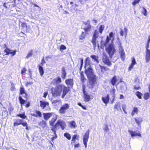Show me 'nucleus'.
<instances>
[{
	"instance_id": "09e8293b",
	"label": "nucleus",
	"mask_w": 150,
	"mask_h": 150,
	"mask_svg": "<svg viewBox=\"0 0 150 150\" xmlns=\"http://www.w3.org/2000/svg\"><path fill=\"white\" fill-rule=\"evenodd\" d=\"M53 134H54V136L52 137L51 138V140L53 141L57 137V136L56 134V132H53Z\"/></svg>"
},
{
	"instance_id": "a878e982",
	"label": "nucleus",
	"mask_w": 150,
	"mask_h": 150,
	"mask_svg": "<svg viewBox=\"0 0 150 150\" xmlns=\"http://www.w3.org/2000/svg\"><path fill=\"white\" fill-rule=\"evenodd\" d=\"M127 30L126 28H125L124 29V31L122 30H121L120 32V35L122 36H123L124 35V32L125 33V35H127Z\"/></svg>"
},
{
	"instance_id": "7ed1b4c3",
	"label": "nucleus",
	"mask_w": 150,
	"mask_h": 150,
	"mask_svg": "<svg viewBox=\"0 0 150 150\" xmlns=\"http://www.w3.org/2000/svg\"><path fill=\"white\" fill-rule=\"evenodd\" d=\"M85 69V72L89 80V83L91 84L89 87L93 88L96 81V76L94 74L91 67H88Z\"/></svg>"
},
{
	"instance_id": "864d4df0",
	"label": "nucleus",
	"mask_w": 150,
	"mask_h": 150,
	"mask_svg": "<svg viewBox=\"0 0 150 150\" xmlns=\"http://www.w3.org/2000/svg\"><path fill=\"white\" fill-rule=\"evenodd\" d=\"M32 55V51L30 52L26 56L27 58H29V57H31Z\"/></svg>"
},
{
	"instance_id": "7c9ffc66",
	"label": "nucleus",
	"mask_w": 150,
	"mask_h": 150,
	"mask_svg": "<svg viewBox=\"0 0 150 150\" xmlns=\"http://www.w3.org/2000/svg\"><path fill=\"white\" fill-rule=\"evenodd\" d=\"M150 94L148 93H145L144 95V98L145 100L148 99L150 98Z\"/></svg>"
},
{
	"instance_id": "4d7b16f0",
	"label": "nucleus",
	"mask_w": 150,
	"mask_h": 150,
	"mask_svg": "<svg viewBox=\"0 0 150 150\" xmlns=\"http://www.w3.org/2000/svg\"><path fill=\"white\" fill-rule=\"evenodd\" d=\"M26 69L25 68H23L21 70V73L22 74H24L26 71Z\"/></svg>"
},
{
	"instance_id": "5701e85b",
	"label": "nucleus",
	"mask_w": 150,
	"mask_h": 150,
	"mask_svg": "<svg viewBox=\"0 0 150 150\" xmlns=\"http://www.w3.org/2000/svg\"><path fill=\"white\" fill-rule=\"evenodd\" d=\"M130 134L132 137L139 136L141 137V134L140 133H137L136 132H129Z\"/></svg>"
},
{
	"instance_id": "c756f323",
	"label": "nucleus",
	"mask_w": 150,
	"mask_h": 150,
	"mask_svg": "<svg viewBox=\"0 0 150 150\" xmlns=\"http://www.w3.org/2000/svg\"><path fill=\"white\" fill-rule=\"evenodd\" d=\"M69 124L72 128H75L76 126L75 122L74 121L69 122Z\"/></svg>"
},
{
	"instance_id": "49530a36",
	"label": "nucleus",
	"mask_w": 150,
	"mask_h": 150,
	"mask_svg": "<svg viewBox=\"0 0 150 150\" xmlns=\"http://www.w3.org/2000/svg\"><path fill=\"white\" fill-rule=\"evenodd\" d=\"M116 45L118 48L122 46L121 42L119 41L116 42Z\"/></svg>"
},
{
	"instance_id": "e433bc0d",
	"label": "nucleus",
	"mask_w": 150,
	"mask_h": 150,
	"mask_svg": "<svg viewBox=\"0 0 150 150\" xmlns=\"http://www.w3.org/2000/svg\"><path fill=\"white\" fill-rule=\"evenodd\" d=\"M143 10L142 11V13L145 16H146L147 15V11L146 10L144 7H142Z\"/></svg>"
},
{
	"instance_id": "ddd939ff",
	"label": "nucleus",
	"mask_w": 150,
	"mask_h": 150,
	"mask_svg": "<svg viewBox=\"0 0 150 150\" xmlns=\"http://www.w3.org/2000/svg\"><path fill=\"white\" fill-rule=\"evenodd\" d=\"M120 102H117L116 103L114 107V108L116 109L118 111H122L120 107Z\"/></svg>"
},
{
	"instance_id": "6e6552de",
	"label": "nucleus",
	"mask_w": 150,
	"mask_h": 150,
	"mask_svg": "<svg viewBox=\"0 0 150 150\" xmlns=\"http://www.w3.org/2000/svg\"><path fill=\"white\" fill-rule=\"evenodd\" d=\"M89 132H86L85 134L83 137V142L85 147H87V142L89 138Z\"/></svg>"
},
{
	"instance_id": "a211bd4d",
	"label": "nucleus",
	"mask_w": 150,
	"mask_h": 150,
	"mask_svg": "<svg viewBox=\"0 0 150 150\" xmlns=\"http://www.w3.org/2000/svg\"><path fill=\"white\" fill-rule=\"evenodd\" d=\"M52 113H44V119L46 120H48L52 116Z\"/></svg>"
},
{
	"instance_id": "c9c22d12",
	"label": "nucleus",
	"mask_w": 150,
	"mask_h": 150,
	"mask_svg": "<svg viewBox=\"0 0 150 150\" xmlns=\"http://www.w3.org/2000/svg\"><path fill=\"white\" fill-rule=\"evenodd\" d=\"M40 125L44 128L46 126V123L45 121H42L40 123Z\"/></svg>"
},
{
	"instance_id": "3c124183",
	"label": "nucleus",
	"mask_w": 150,
	"mask_h": 150,
	"mask_svg": "<svg viewBox=\"0 0 150 150\" xmlns=\"http://www.w3.org/2000/svg\"><path fill=\"white\" fill-rule=\"evenodd\" d=\"M79 60L80 62L81 67H82L83 63V59L82 58H80L79 59Z\"/></svg>"
},
{
	"instance_id": "de8ad7c7",
	"label": "nucleus",
	"mask_w": 150,
	"mask_h": 150,
	"mask_svg": "<svg viewBox=\"0 0 150 150\" xmlns=\"http://www.w3.org/2000/svg\"><path fill=\"white\" fill-rule=\"evenodd\" d=\"M140 0H134V2L132 3V5H135L136 4H138Z\"/></svg>"
},
{
	"instance_id": "4be33fe9",
	"label": "nucleus",
	"mask_w": 150,
	"mask_h": 150,
	"mask_svg": "<svg viewBox=\"0 0 150 150\" xmlns=\"http://www.w3.org/2000/svg\"><path fill=\"white\" fill-rule=\"evenodd\" d=\"M39 70L41 76H42L44 73V71L43 67L40 65H39Z\"/></svg>"
},
{
	"instance_id": "20e7f679",
	"label": "nucleus",
	"mask_w": 150,
	"mask_h": 150,
	"mask_svg": "<svg viewBox=\"0 0 150 150\" xmlns=\"http://www.w3.org/2000/svg\"><path fill=\"white\" fill-rule=\"evenodd\" d=\"M57 88L61 91V92L62 91L63 94L62 96V98H64V97L65 95L70 90V88L69 87H67L65 86L62 84L58 85L57 86Z\"/></svg>"
},
{
	"instance_id": "c85d7f7f",
	"label": "nucleus",
	"mask_w": 150,
	"mask_h": 150,
	"mask_svg": "<svg viewBox=\"0 0 150 150\" xmlns=\"http://www.w3.org/2000/svg\"><path fill=\"white\" fill-rule=\"evenodd\" d=\"M138 112V109L137 108L134 107L132 112L131 115L133 116L135 114H137Z\"/></svg>"
},
{
	"instance_id": "9d476101",
	"label": "nucleus",
	"mask_w": 150,
	"mask_h": 150,
	"mask_svg": "<svg viewBox=\"0 0 150 150\" xmlns=\"http://www.w3.org/2000/svg\"><path fill=\"white\" fill-rule=\"evenodd\" d=\"M4 52L6 53V55H8L9 54H11L12 56L15 55L16 54V50H14L13 51L10 50L8 48H7V49H5L4 50Z\"/></svg>"
},
{
	"instance_id": "f257e3e1",
	"label": "nucleus",
	"mask_w": 150,
	"mask_h": 150,
	"mask_svg": "<svg viewBox=\"0 0 150 150\" xmlns=\"http://www.w3.org/2000/svg\"><path fill=\"white\" fill-rule=\"evenodd\" d=\"M98 31L97 30H96L92 40L94 48L96 47L97 44L98 48L100 46L102 49H103L105 46H106V45L109 43L110 40H111V43H112L114 40L115 37L113 32H111L110 33L109 36H107L105 42L102 41V38L101 37H98Z\"/></svg>"
},
{
	"instance_id": "774afa93",
	"label": "nucleus",
	"mask_w": 150,
	"mask_h": 150,
	"mask_svg": "<svg viewBox=\"0 0 150 150\" xmlns=\"http://www.w3.org/2000/svg\"><path fill=\"white\" fill-rule=\"evenodd\" d=\"M82 88H83V93H85V86L84 85V84L83 85Z\"/></svg>"
},
{
	"instance_id": "69168bd1",
	"label": "nucleus",
	"mask_w": 150,
	"mask_h": 150,
	"mask_svg": "<svg viewBox=\"0 0 150 150\" xmlns=\"http://www.w3.org/2000/svg\"><path fill=\"white\" fill-rule=\"evenodd\" d=\"M80 146V144L79 143H78L74 145V147L75 148H78Z\"/></svg>"
},
{
	"instance_id": "4468645a",
	"label": "nucleus",
	"mask_w": 150,
	"mask_h": 150,
	"mask_svg": "<svg viewBox=\"0 0 150 150\" xmlns=\"http://www.w3.org/2000/svg\"><path fill=\"white\" fill-rule=\"evenodd\" d=\"M40 106L43 109H44L45 108L46 106L49 105V103L48 102L42 101H40Z\"/></svg>"
},
{
	"instance_id": "f3484780",
	"label": "nucleus",
	"mask_w": 150,
	"mask_h": 150,
	"mask_svg": "<svg viewBox=\"0 0 150 150\" xmlns=\"http://www.w3.org/2000/svg\"><path fill=\"white\" fill-rule=\"evenodd\" d=\"M89 21H87V22L85 23L87 25V27H85L84 29L85 32H87L89 31L91 28V26L89 23Z\"/></svg>"
},
{
	"instance_id": "aec40b11",
	"label": "nucleus",
	"mask_w": 150,
	"mask_h": 150,
	"mask_svg": "<svg viewBox=\"0 0 150 150\" xmlns=\"http://www.w3.org/2000/svg\"><path fill=\"white\" fill-rule=\"evenodd\" d=\"M77 136V135L76 134H75L73 136L71 142V144L72 145H73L76 143V139Z\"/></svg>"
},
{
	"instance_id": "2eb2a0df",
	"label": "nucleus",
	"mask_w": 150,
	"mask_h": 150,
	"mask_svg": "<svg viewBox=\"0 0 150 150\" xmlns=\"http://www.w3.org/2000/svg\"><path fill=\"white\" fill-rule=\"evenodd\" d=\"M102 100L103 102L106 105L109 101V96L108 94L105 97H102Z\"/></svg>"
},
{
	"instance_id": "bf43d9fd",
	"label": "nucleus",
	"mask_w": 150,
	"mask_h": 150,
	"mask_svg": "<svg viewBox=\"0 0 150 150\" xmlns=\"http://www.w3.org/2000/svg\"><path fill=\"white\" fill-rule=\"evenodd\" d=\"M36 113L37 115H38L40 117L41 116V112L39 111H36Z\"/></svg>"
},
{
	"instance_id": "1a4fd4ad",
	"label": "nucleus",
	"mask_w": 150,
	"mask_h": 150,
	"mask_svg": "<svg viewBox=\"0 0 150 150\" xmlns=\"http://www.w3.org/2000/svg\"><path fill=\"white\" fill-rule=\"evenodd\" d=\"M69 106L68 104H65L61 107L59 110V112L62 114L65 113L66 110L68 109Z\"/></svg>"
},
{
	"instance_id": "f03ea898",
	"label": "nucleus",
	"mask_w": 150,
	"mask_h": 150,
	"mask_svg": "<svg viewBox=\"0 0 150 150\" xmlns=\"http://www.w3.org/2000/svg\"><path fill=\"white\" fill-rule=\"evenodd\" d=\"M57 119L56 115L54 116L53 117L50 121V124L51 126H52V127L51 130L53 131H55L58 130L60 127L62 130H64V129L66 128L67 126L65 122L63 120H58L57 122L55 125L53 126V124Z\"/></svg>"
},
{
	"instance_id": "6ab92c4d",
	"label": "nucleus",
	"mask_w": 150,
	"mask_h": 150,
	"mask_svg": "<svg viewBox=\"0 0 150 150\" xmlns=\"http://www.w3.org/2000/svg\"><path fill=\"white\" fill-rule=\"evenodd\" d=\"M85 68L88 67H91L90 66V61L89 58L87 57L86 59Z\"/></svg>"
},
{
	"instance_id": "58836bf2",
	"label": "nucleus",
	"mask_w": 150,
	"mask_h": 150,
	"mask_svg": "<svg viewBox=\"0 0 150 150\" xmlns=\"http://www.w3.org/2000/svg\"><path fill=\"white\" fill-rule=\"evenodd\" d=\"M122 110L124 112V113L127 114V112L126 111L125 109L126 107V105L125 104H122Z\"/></svg>"
},
{
	"instance_id": "473e14b6",
	"label": "nucleus",
	"mask_w": 150,
	"mask_h": 150,
	"mask_svg": "<svg viewBox=\"0 0 150 150\" xmlns=\"http://www.w3.org/2000/svg\"><path fill=\"white\" fill-rule=\"evenodd\" d=\"M120 54V57L123 60H124L125 58V54L124 51L119 52Z\"/></svg>"
},
{
	"instance_id": "0eeeda50",
	"label": "nucleus",
	"mask_w": 150,
	"mask_h": 150,
	"mask_svg": "<svg viewBox=\"0 0 150 150\" xmlns=\"http://www.w3.org/2000/svg\"><path fill=\"white\" fill-rule=\"evenodd\" d=\"M51 90L52 95L54 97H56L60 96L61 93V91L59 89L57 88H52Z\"/></svg>"
},
{
	"instance_id": "2f4dec72",
	"label": "nucleus",
	"mask_w": 150,
	"mask_h": 150,
	"mask_svg": "<svg viewBox=\"0 0 150 150\" xmlns=\"http://www.w3.org/2000/svg\"><path fill=\"white\" fill-rule=\"evenodd\" d=\"M91 57L95 60L97 63L99 62V61L98 60V57L95 55H91Z\"/></svg>"
},
{
	"instance_id": "e2e57ef3",
	"label": "nucleus",
	"mask_w": 150,
	"mask_h": 150,
	"mask_svg": "<svg viewBox=\"0 0 150 150\" xmlns=\"http://www.w3.org/2000/svg\"><path fill=\"white\" fill-rule=\"evenodd\" d=\"M134 88L137 90H139L140 89V87L139 86H135L134 87Z\"/></svg>"
},
{
	"instance_id": "b1692460",
	"label": "nucleus",
	"mask_w": 150,
	"mask_h": 150,
	"mask_svg": "<svg viewBox=\"0 0 150 150\" xmlns=\"http://www.w3.org/2000/svg\"><path fill=\"white\" fill-rule=\"evenodd\" d=\"M20 94H24L23 96L24 97H26L27 96L26 93H25V89L23 87H21L20 88Z\"/></svg>"
},
{
	"instance_id": "72a5a7b5",
	"label": "nucleus",
	"mask_w": 150,
	"mask_h": 150,
	"mask_svg": "<svg viewBox=\"0 0 150 150\" xmlns=\"http://www.w3.org/2000/svg\"><path fill=\"white\" fill-rule=\"evenodd\" d=\"M135 120L136 122L138 125H139L140 123L142 121V118H138L137 119L135 118Z\"/></svg>"
},
{
	"instance_id": "338daca9",
	"label": "nucleus",
	"mask_w": 150,
	"mask_h": 150,
	"mask_svg": "<svg viewBox=\"0 0 150 150\" xmlns=\"http://www.w3.org/2000/svg\"><path fill=\"white\" fill-rule=\"evenodd\" d=\"M33 83V82H27L26 84V86H28L29 85H31Z\"/></svg>"
},
{
	"instance_id": "a19ab883",
	"label": "nucleus",
	"mask_w": 150,
	"mask_h": 150,
	"mask_svg": "<svg viewBox=\"0 0 150 150\" xmlns=\"http://www.w3.org/2000/svg\"><path fill=\"white\" fill-rule=\"evenodd\" d=\"M81 81L83 83L84 82V81L86 80V79L82 73H81Z\"/></svg>"
},
{
	"instance_id": "a18cd8bd",
	"label": "nucleus",
	"mask_w": 150,
	"mask_h": 150,
	"mask_svg": "<svg viewBox=\"0 0 150 150\" xmlns=\"http://www.w3.org/2000/svg\"><path fill=\"white\" fill-rule=\"evenodd\" d=\"M20 102L21 104H24L25 102V100L23 99L21 96H20L19 98Z\"/></svg>"
},
{
	"instance_id": "412c9836",
	"label": "nucleus",
	"mask_w": 150,
	"mask_h": 150,
	"mask_svg": "<svg viewBox=\"0 0 150 150\" xmlns=\"http://www.w3.org/2000/svg\"><path fill=\"white\" fill-rule=\"evenodd\" d=\"M53 81L56 84H59L61 82V79L60 77H58L54 79Z\"/></svg>"
},
{
	"instance_id": "6e6d98bb",
	"label": "nucleus",
	"mask_w": 150,
	"mask_h": 150,
	"mask_svg": "<svg viewBox=\"0 0 150 150\" xmlns=\"http://www.w3.org/2000/svg\"><path fill=\"white\" fill-rule=\"evenodd\" d=\"M98 66H99V67H100L101 69V72H103L105 69V67L102 66L100 64H99Z\"/></svg>"
},
{
	"instance_id": "603ef678",
	"label": "nucleus",
	"mask_w": 150,
	"mask_h": 150,
	"mask_svg": "<svg viewBox=\"0 0 150 150\" xmlns=\"http://www.w3.org/2000/svg\"><path fill=\"white\" fill-rule=\"evenodd\" d=\"M11 91H15L16 90V88L13 83H11Z\"/></svg>"
},
{
	"instance_id": "dca6fc26",
	"label": "nucleus",
	"mask_w": 150,
	"mask_h": 150,
	"mask_svg": "<svg viewBox=\"0 0 150 150\" xmlns=\"http://www.w3.org/2000/svg\"><path fill=\"white\" fill-rule=\"evenodd\" d=\"M83 96L84 98V100L86 102H88L90 100L91 97L90 96L86 93H84Z\"/></svg>"
},
{
	"instance_id": "9b49d317",
	"label": "nucleus",
	"mask_w": 150,
	"mask_h": 150,
	"mask_svg": "<svg viewBox=\"0 0 150 150\" xmlns=\"http://www.w3.org/2000/svg\"><path fill=\"white\" fill-rule=\"evenodd\" d=\"M65 83L68 87H72L74 85V82L73 79H68L65 80Z\"/></svg>"
},
{
	"instance_id": "c03bdc74",
	"label": "nucleus",
	"mask_w": 150,
	"mask_h": 150,
	"mask_svg": "<svg viewBox=\"0 0 150 150\" xmlns=\"http://www.w3.org/2000/svg\"><path fill=\"white\" fill-rule=\"evenodd\" d=\"M66 73L64 69H63L62 70V77L64 79L66 75Z\"/></svg>"
},
{
	"instance_id": "cd10ccee",
	"label": "nucleus",
	"mask_w": 150,
	"mask_h": 150,
	"mask_svg": "<svg viewBox=\"0 0 150 150\" xmlns=\"http://www.w3.org/2000/svg\"><path fill=\"white\" fill-rule=\"evenodd\" d=\"M42 139L40 138H38L36 140V143L40 146H41L42 145Z\"/></svg>"
},
{
	"instance_id": "37998d69",
	"label": "nucleus",
	"mask_w": 150,
	"mask_h": 150,
	"mask_svg": "<svg viewBox=\"0 0 150 150\" xmlns=\"http://www.w3.org/2000/svg\"><path fill=\"white\" fill-rule=\"evenodd\" d=\"M21 124L23 125V126H25L26 127V129L27 130H29V129H28V127H27V124L26 122H24L23 120V122H22Z\"/></svg>"
},
{
	"instance_id": "f704fd0d",
	"label": "nucleus",
	"mask_w": 150,
	"mask_h": 150,
	"mask_svg": "<svg viewBox=\"0 0 150 150\" xmlns=\"http://www.w3.org/2000/svg\"><path fill=\"white\" fill-rule=\"evenodd\" d=\"M136 95L139 98H142L141 96L142 95V94L141 92L139 91H137L136 93Z\"/></svg>"
},
{
	"instance_id": "f8f14e48",
	"label": "nucleus",
	"mask_w": 150,
	"mask_h": 150,
	"mask_svg": "<svg viewBox=\"0 0 150 150\" xmlns=\"http://www.w3.org/2000/svg\"><path fill=\"white\" fill-rule=\"evenodd\" d=\"M146 63L149 62L150 61V50H147L146 52Z\"/></svg>"
},
{
	"instance_id": "0e129e2a",
	"label": "nucleus",
	"mask_w": 150,
	"mask_h": 150,
	"mask_svg": "<svg viewBox=\"0 0 150 150\" xmlns=\"http://www.w3.org/2000/svg\"><path fill=\"white\" fill-rule=\"evenodd\" d=\"M60 102V100H54L52 101V103L53 104H55V103H58V102Z\"/></svg>"
},
{
	"instance_id": "4c0bfd02",
	"label": "nucleus",
	"mask_w": 150,
	"mask_h": 150,
	"mask_svg": "<svg viewBox=\"0 0 150 150\" xmlns=\"http://www.w3.org/2000/svg\"><path fill=\"white\" fill-rule=\"evenodd\" d=\"M105 26L104 25H100L99 28V32L101 34L103 32V30H104Z\"/></svg>"
},
{
	"instance_id": "ea45409f",
	"label": "nucleus",
	"mask_w": 150,
	"mask_h": 150,
	"mask_svg": "<svg viewBox=\"0 0 150 150\" xmlns=\"http://www.w3.org/2000/svg\"><path fill=\"white\" fill-rule=\"evenodd\" d=\"M64 136L68 139L70 140L71 138V137L70 134L68 133H65L64 134Z\"/></svg>"
},
{
	"instance_id": "393cba45",
	"label": "nucleus",
	"mask_w": 150,
	"mask_h": 150,
	"mask_svg": "<svg viewBox=\"0 0 150 150\" xmlns=\"http://www.w3.org/2000/svg\"><path fill=\"white\" fill-rule=\"evenodd\" d=\"M22 122H23L22 120L20 119L18 120L14 123V125L15 126H17L18 125L21 124Z\"/></svg>"
},
{
	"instance_id": "680f3d73",
	"label": "nucleus",
	"mask_w": 150,
	"mask_h": 150,
	"mask_svg": "<svg viewBox=\"0 0 150 150\" xmlns=\"http://www.w3.org/2000/svg\"><path fill=\"white\" fill-rule=\"evenodd\" d=\"M132 63L134 65L136 63L135 60L134 58H133L132 59Z\"/></svg>"
},
{
	"instance_id": "79ce46f5",
	"label": "nucleus",
	"mask_w": 150,
	"mask_h": 150,
	"mask_svg": "<svg viewBox=\"0 0 150 150\" xmlns=\"http://www.w3.org/2000/svg\"><path fill=\"white\" fill-rule=\"evenodd\" d=\"M17 116H18V117H21V118L24 119H25L26 117V116H25V115L24 113H23L22 114H18L17 115Z\"/></svg>"
},
{
	"instance_id": "8fccbe9b",
	"label": "nucleus",
	"mask_w": 150,
	"mask_h": 150,
	"mask_svg": "<svg viewBox=\"0 0 150 150\" xmlns=\"http://www.w3.org/2000/svg\"><path fill=\"white\" fill-rule=\"evenodd\" d=\"M85 35L83 32H82L81 35L80 36V38L81 39H82L85 38Z\"/></svg>"
},
{
	"instance_id": "39448f33",
	"label": "nucleus",
	"mask_w": 150,
	"mask_h": 150,
	"mask_svg": "<svg viewBox=\"0 0 150 150\" xmlns=\"http://www.w3.org/2000/svg\"><path fill=\"white\" fill-rule=\"evenodd\" d=\"M106 52L109 55L110 57L111 58L112 56L114 54L115 51L113 43H111L108 47H106Z\"/></svg>"
},
{
	"instance_id": "5fc2aeb1",
	"label": "nucleus",
	"mask_w": 150,
	"mask_h": 150,
	"mask_svg": "<svg viewBox=\"0 0 150 150\" xmlns=\"http://www.w3.org/2000/svg\"><path fill=\"white\" fill-rule=\"evenodd\" d=\"M66 49V47L64 45H61L60 47V50H64Z\"/></svg>"
},
{
	"instance_id": "052dcab7",
	"label": "nucleus",
	"mask_w": 150,
	"mask_h": 150,
	"mask_svg": "<svg viewBox=\"0 0 150 150\" xmlns=\"http://www.w3.org/2000/svg\"><path fill=\"white\" fill-rule=\"evenodd\" d=\"M134 65V64H132V63L131 64L130 66L129 67V69H128L129 71L131 70V69L133 68V66Z\"/></svg>"
},
{
	"instance_id": "bb28decb",
	"label": "nucleus",
	"mask_w": 150,
	"mask_h": 150,
	"mask_svg": "<svg viewBox=\"0 0 150 150\" xmlns=\"http://www.w3.org/2000/svg\"><path fill=\"white\" fill-rule=\"evenodd\" d=\"M117 81L116 76H114L112 79L111 81V83L113 86L115 85V83Z\"/></svg>"
},
{
	"instance_id": "423d86ee",
	"label": "nucleus",
	"mask_w": 150,
	"mask_h": 150,
	"mask_svg": "<svg viewBox=\"0 0 150 150\" xmlns=\"http://www.w3.org/2000/svg\"><path fill=\"white\" fill-rule=\"evenodd\" d=\"M102 60L103 62L105 64L108 66H110L111 64L110 61L109 60L108 57L107 56L106 54L103 52V56Z\"/></svg>"
},
{
	"instance_id": "13d9d810",
	"label": "nucleus",
	"mask_w": 150,
	"mask_h": 150,
	"mask_svg": "<svg viewBox=\"0 0 150 150\" xmlns=\"http://www.w3.org/2000/svg\"><path fill=\"white\" fill-rule=\"evenodd\" d=\"M118 49L119 50V52L124 51V50L122 48V46L118 48Z\"/></svg>"
}]
</instances>
